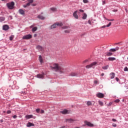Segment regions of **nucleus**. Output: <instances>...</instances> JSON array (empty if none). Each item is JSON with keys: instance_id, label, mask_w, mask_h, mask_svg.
<instances>
[{"instance_id": "4", "label": "nucleus", "mask_w": 128, "mask_h": 128, "mask_svg": "<svg viewBox=\"0 0 128 128\" xmlns=\"http://www.w3.org/2000/svg\"><path fill=\"white\" fill-rule=\"evenodd\" d=\"M85 124L83 125V126H90V128H92L94 126V124L90 123V122H88L87 120H85L84 122Z\"/></svg>"}, {"instance_id": "19", "label": "nucleus", "mask_w": 128, "mask_h": 128, "mask_svg": "<svg viewBox=\"0 0 128 128\" xmlns=\"http://www.w3.org/2000/svg\"><path fill=\"white\" fill-rule=\"evenodd\" d=\"M115 74L114 72H111L110 74V78L112 80V78H114V76H115Z\"/></svg>"}, {"instance_id": "34", "label": "nucleus", "mask_w": 128, "mask_h": 128, "mask_svg": "<svg viewBox=\"0 0 128 128\" xmlns=\"http://www.w3.org/2000/svg\"><path fill=\"white\" fill-rule=\"evenodd\" d=\"M62 28L63 30H66V29L68 28V26H64L63 27H62Z\"/></svg>"}, {"instance_id": "13", "label": "nucleus", "mask_w": 128, "mask_h": 128, "mask_svg": "<svg viewBox=\"0 0 128 128\" xmlns=\"http://www.w3.org/2000/svg\"><path fill=\"white\" fill-rule=\"evenodd\" d=\"M44 74H38L36 76L38 78H44Z\"/></svg>"}, {"instance_id": "1", "label": "nucleus", "mask_w": 128, "mask_h": 128, "mask_svg": "<svg viewBox=\"0 0 128 128\" xmlns=\"http://www.w3.org/2000/svg\"><path fill=\"white\" fill-rule=\"evenodd\" d=\"M50 68L52 70H54L55 72H60V74H64L66 72V70L64 68H62L58 65V64H54L53 66H50Z\"/></svg>"}, {"instance_id": "45", "label": "nucleus", "mask_w": 128, "mask_h": 128, "mask_svg": "<svg viewBox=\"0 0 128 128\" xmlns=\"http://www.w3.org/2000/svg\"><path fill=\"white\" fill-rule=\"evenodd\" d=\"M88 23L89 24H92V21L89 20H88Z\"/></svg>"}, {"instance_id": "14", "label": "nucleus", "mask_w": 128, "mask_h": 128, "mask_svg": "<svg viewBox=\"0 0 128 128\" xmlns=\"http://www.w3.org/2000/svg\"><path fill=\"white\" fill-rule=\"evenodd\" d=\"M37 18H38L39 20H44L46 18H44V16L42 15H38Z\"/></svg>"}, {"instance_id": "17", "label": "nucleus", "mask_w": 128, "mask_h": 128, "mask_svg": "<svg viewBox=\"0 0 128 128\" xmlns=\"http://www.w3.org/2000/svg\"><path fill=\"white\" fill-rule=\"evenodd\" d=\"M70 76H78V74L74 72H71L70 75Z\"/></svg>"}, {"instance_id": "48", "label": "nucleus", "mask_w": 128, "mask_h": 128, "mask_svg": "<svg viewBox=\"0 0 128 128\" xmlns=\"http://www.w3.org/2000/svg\"><path fill=\"white\" fill-rule=\"evenodd\" d=\"M44 110H40V114H44Z\"/></svg>"}, {"instance_id": "24", "label": "nucleus", "mask_w": 128, "mask_h": 128, "mask_svg": "<svg viewBox=\"0 0 128 128\" xmlns=\"http://www.w3.org/2000/svg\"><path fill=\"white\" fill-rule=\"evenodd\" d=\"M108 60L112 61V60H116V58L114 57H109L108 58Z\"/></svg>"}, {"instance_id": "43", "label": "nucleus", "mask_w": 128, "mask_h": 128, "mask_svg": "<svg viewBox=\"0 0 128 128\" xmlns=\"http://www.w3.org/2000/svg\"><path fill=\"white\" fill-rule=\"evenodd\" d=\"M31 6H36V4H31Z\"/></svg>"}, {"instance_id": "29", "label": "nucleus", "mask_w": 128, "mask_h": 128, "mask_svg": "<svg viewBox=\"0 0 128 128\" xmlns=\"http://www.w3.org/2000/svg\"><path fill=\"white\" fill-rule=\"evenodd\" d=\"M37 50H42V47L40 45L36 46Z\"/></svg>"}, {"instance_id": "46", "label": "nucleus", "mask_w": 128, "mask_h": 128, "mask_svg": "<svg viewBox=\"0 0 128 128\" xmlns=\"http://www.w3.org/2000/svg\"><path fill=\"white\" fill-rule=\"evenodd\" d=\"M16 118H18V116H17L16 115H14V116H13V118L16 119Z\"/></svg>"}, {"instance_id": "37", "label": "nucleus", "mask_w": 128, "mask_h": 128, "mask_svg": "<svg viewBox=\"0 0 128 128\" xmlns=\"http://www.w3.org/2000/svg\"><path fill=\"white\" fill-rule=\"evenodd\" d=\"M124 72H128V67H125L124 68Z\"/></svg>"}, {"instance_id": "10", "label": "nucleus", "mask_w": 128, "mask_h": 128, "mask_svg": "<svg viewBox=\"0 0 128 128\" xmlns=\"http://www.w3.org/2000/svg\"><path fill=\"white\" fill-rule=\"evenodd\" d=\"M9 29H10V26H8V25L5 24L2 26L3 30H8Z\"/></svg>"}, {"instance_id": "50", "label": "nucleus", "mask_w": 128, "mask_h": 128, "mask_svg": "<svg viewBox=\"0 0 128 128\" xmlns=\"http://www.w3.org/2000/svg\"><path fill=\"white\" fill-rule=\"evenodd\" d=\"M102 4H106V1L105 0H104V1H102Z\"/></svg>"}, {"instance_id": "39", "label": "nucleus", "mask_w": 128, "mask_h": 128, "mask_svg": "<svg viewBox=\"0 0 128 128\" xmlns=\"http://www.w3.org/2000/svg\"><path fill=\"white\" fill-rule=\"evenodd\" d=\"M14 36H11L10 37V40H14Z\"/></svg>"}, {"instance_id": "25", "label": "nucleus", "mask_w": 128, "mask_h": 128, "mask_svg": "<svg viewBox=\"0 0 128 128\" xmlns=\"http://www.w3.org/2000/svg\"><path fill=\"white\" fill-rule=\"evenodd\" d=\"M37 30H38V27H36V26L32 28V32H36Z\"/></svg>"}, {"instance_id": "44", "label": "nucleus", "mask_w": 128, "mask_h": 128, "mask_svg": "<svg viewBox=\"0 0 128 128\" xmlns=\"http://www.w3.org/2000/svg\"><path fill=\"white\" fill-rule=\"evenodd\" d=\"M108 22H114V19H108Z\"/></svg>"}, {"instance_id": "9", "label": "nucleus", "mask_w": 128, "mask_h": 128, "mask_svg": "<svg viewBox=\"0 0 128 128\" xmlns=\"http://www.w3.org/2000/svg\"><path fill=\"white\" fill-rule=\"evenodd\" d=\"M78 10H76L73 13V16L75 18L76 20H78Z\"/></svg>"}, {"instance_id": "41", "label": "nucleus", "mask_w": 128, "mask_h": 128, "mask_svg": "<svg viewBox=\"0 0 128 128\" xmlns=\"http://www.w3.org/2000/svg\"><path fill=\"white\" fill-rule=\"evenodd\" d=\"M7 114H12V111H10V110H8L7 111Z\"/></svg>"}, {"instance_id": "26", "label": "nucleus", "mask_w": 128, "mask_h": 128, "mask_svg": "<svg viewBox=\"0 0 128 128\" xmlns=\"http://www.w3.org/2000/svg\"><path fill=\"white\" fill-rule=\"evenodd\" d=\"M112 54V52H107L106 53V55L107 56H111Z\"/></svg>"}, {"instance_id": "5", "label": "nucleus", "mask_w": 128, "mask_h": 128, "mask_svg": "<svg viewBox=\"0 0 128 128\" xmlns=\"http://www.w3.org/2000/svg\"><path fill=\"white\" fill-rule=\"evenodd\" d=\"M32 38V36L30 34L26 35L22 37V40H30Z\"/></svg>"}, {"instance_id": "52", "label": "nucleus", "mask_w": 128, "mask_h": 128, "mask_svg": "<svg viewBox=\"0 0 128 128\" xmlns=\"http://www.w3.org/2000/svg\"><path fill=\"white\" fill-rule=\"evenodd\" d=\"M79 11L80 12H84V10H82V9H80L79 10Z\"/></svg>"}, {"instance_id": "64", "label": "nucleus", "mask_w": 128, "mask_h": 128, "mask_svg": "<svg viewBox=\"0 0 128 128\" xmlns=\"http://www.w3.org/2000/svg\"><path fill=\"white\" fill-rule=\"evenodd\" d=\"M1 122H2V120H1Z\"/></svg>"}, {"instance_id": "60", "label": "nucleus", "mask_w": 128, "mask_h": 128, "mask_svg": "<svg viewBox=\"0 0 128 128\" xmlns=\"http://www.w3.org/2000/svg\"><path fill=\"white\" fill-rule=\"evenodd\" d=\"M2 2H4L6 0H2Z\"/></svg>"}, {"instance_id": "11", "label": "nucleus", "mask_w": 128, "mask_h": 128, "mask_svg": "<svg viewBox=\"0 0 128 128\" xmlns=\"http://www.w3.org/2000/svg\"><path fill=\"white\" fill-rule=\"evenodd\" d=\"M120 50L119 47H116V48L110 49V52H116V50Z\"/></svg>"}, {"instance_id": "61", "label": "nucleus", "mask_w": 128, "mask_h": 128, "mask_svg": "<svg viewBox=\"0 0 128 128\" xmlns=\"http://www.w3.org/2000/svg\"><path fill=\"white\" fill-rule=\"evenodd\" d=\"M76 128H80V127H76Z\"/></svg>"}, {"instance_id": "18", "label": "nucleus", "mask_w": 128, "mask_h": 128, "mask_svg": "<svg viewBox=\"0 0 128 128\" xmlns=\"http://www.w3.org/2000/svg\"><path fill=\"white\" fill-rule=\"evenodd\" d=\"M112 26V22H110L108 23V24H107L106 26H104L102 27V28H110V26Z\"/></svg>"}, {"instance_id": "6", "label": "nucleus", "mask_w": 128, "mask_h": 128, "mask_svg": "<svg viewBox=\"0 0 128 128\" xmlns=\"http://www.w3.org/2000/svg\"><path fill=\"white\" fill-rule=\"evenodd\" d=\"M60 114H70V110L64 109L62 111L60 112Z\"/></svg>"}, {"instance_id": "58", "label": "nucleus", "mask_w": 128, "mask_h": 128, "mask_svg": "<svg viewBox=\"0 0 128 128\" xmlns=\"http://www.w3.org/2000/svg\"><path fill=\"white\" fill-rule=\"evenodd\" d=\"M66 128L65 126H62V127H60V128Z\"/></svg>"}, {"instance_id": "42", "label": "nucleus", "mask_w": 128, "mask_h": 128, "mask_svg": "<svg viewBox=\"0 0 128 128\" xmlns=\"http://www.w3.org/2000/svg\"><path fill=\"white\" fill-rule=\"evenodd\" d=\"M114 102H120V100H119V99H116Z\"/></svg>"}, {"instance_id": "55", "label": "nucleus", "mask_w": 128, "mask_h": 128, "mask_svg": "<svg viewBox=\"0 0 128 128\" xmlns=\"http://www.w3.org/2000/svg\"><path fill=\"white\" fill-rule=\"evenodd\" d=\"M112 122H116V120L114 119V118H112Z\"/></svg>"}, {"instance_id": "28", "label": "nucleus", "mask_w": 128, "mask_h": 128, "mask_svg": "<svg viewBox=\"0 0 128 128\" xmlns=\"http://www.w3.org/2000/svg\"><path fill=\"white\" fill-rule=\"evenodd\" d=\"M98 102L100 106H104V102H102V101L99 100Z\"/></svg>"}, {"instance_id": "23", "label": "nucleus", "mask_w": 128, "mask_h": 128, "mask_svg": "<svg viewBox=\"0 0 128 128\" xmlns=\"http://www.w3.org/2000/svg\"><path fill=\"white\" fill-rule=\"evenodd\" d=\"M38 58H39L40 62L42 64V56L40 55Z\"/></svg>"}, {"instance_id": "3", "label": "nucleus", "mask_w": 128, "mask_h": 128, "mask_svg": "<svg viewBox=\"0 0 128 128\" xmlns=\"http://www.w3.org/2000/svg\"><path fill=\"white\" fill-rule=\"evenodd\" d=\"M57 26H62V23H57L54 24L52 26H51L50 29L52 30V28H56Z\"/></svg>"}, {"instance_id": "15", "label": "nucleus", "mask_w": 128, "mask_h": 128, "mask_svg": "<svg viewBox=\"0 0 128 128\" xmlns=\"http://www.w3.org/2000/svg\"><path fill=\"white\" fill-rule=\"evenodd\" d=\"M25 118L26 120H29V118H32L33 116L32 114H27L25 116Z\"/></svg>"}, {"instance_id": "7", "label": "nucleus", "mask_w": 128, "mask_h": 128, "mask_svg": "<svg viewBox=\"0 0 128 128\" xmlns=\"http://www.w3.org/2000/svg\"><path fill=\"white\" fill-rule=\"evenodd\" d=\"M96 65V62H93L89 65H87L86 66V68H92V66Z\"/></svg>"}, {"instance_id": "38", "label": "nucleus", "mask_w": 128, "mask_h": 128, "mask_svg": "<svg viewBox=\"0 0 128 128\" xmlns=\"http://www.w3.org/2000/svg\"><path fill=\"white\" fill-rule=\"evenodd\" d=\"M40 112V108L36 109V112H38V114Z\"/></svg>"}, {"instance_id": "40", "label": "nucleus", "mask_w": 128, "mask_h": 128, "mask_svg": "<svg viewBox=\"0 0 128 128\" xmlns=\"http://www.w3.org/2000/svg\"><path fill=\"white\" fill-rule=\"evenodd\" d=\"M112 126H114V128H116V124L113 123L112 124Z\"/></svg>"}, {"instance_id": "31", "label": "nucleus", "mask_w": 128, "mask_h": 128, "mask_svg": "<svg viewBox=\"0 0 128 128\" xmlns=\"http://www.w3.org/2000/svg\"><path fill=\"white\" fill-rule=\"evenodd\" d=\"M108 66H109L108 65H107L106 66H104L102 67V68L103 70H108Z\"/></svg>"}, {"instance_id": "36", "label": "nucleus", "mask_w": 128, "mask_h": 128, "mask_svg": "<svg viewBox=\"0 0 128 128\" xmlns=\"http://www.w3.org/2000/svg\"><path fill=\"white\" fill-rule=\"evenodd\" d=\"M64 32L66 34H70V30H65Z\"/></svg>"}, {"instance_id": "30", "label": "nucleus", "mask_w": 128, "mask_h": 128, "mask_svg": "<svg viewBox=\"0 0 128 128\" xmlns=\"http://www.w3.org/2000/svg\"><path fill=\"white\" fill-rule=\"evenodd\" d=\"M28 4H29V5L30 6V4H32L34 2V0H28Z\"/></svg>"}, {"instance_id": "12", "label": "nucleus", "mask_w": 128, "mask_h": 128, "mask_svg": "<svg viewBox=\"0 0 128 128\" xmlns=\"http://www.w3.org/2000/svg\"><path fill=\"white\" fill-rule=\"evenodd\" d=\"M26 126H27V128H30V126H34V123L28 122L26 124Z\"/></svg>"}, {"instance_id": "8", "label": "nucleus", "mask_w": 128, "mask_h": 128, "mask_svg": "<svg viewBox=\"0 0 128 128\" xmlns=\"http://www.w3.org/2000/svg\"><path fill=\"white\" fill-rule=\"evenodd\" d=\"M96 96L99 98H102L104 96V94L102 93L99 92L96 94Z\"/></svg>"}, {"instance_id": "32", "label": "nucleus", "mask_w": 128, "mask_h": 128, "mask_svg": "<svg viewBox=\"0 0 128 128\" xmlns=\"http://www.w3.org/2000/svg\"><path fill=\"white\" fill-rule=\"evenodd\" d=\"M30 6V4L27 3L26 4L23 5V8H28V6Z\"/></svg>"}, {"instance_id": "22", "label": "nucleus", "mask_w": 128, "mask_h": 128, "mask_svg": "<svg viewBox=\"0 0 128 128\" xmlns=\"http://www.w3.org/2000/svg\"><path fill=\"white\" fill-rule=\"evenodd\" d=\"M6 20V18L4 17H0V22H2Z\"/></svg>"}, {"instance_id": "16", "label": "nucleus", "mask_w": 128, "mask_h": 128, "mask_svg": "<svg viewBox=\"0 0 128 128\" xmlns=\"http://www.w3.org/2000/svg\"><path fill=\"white\" fill-rule=\"evenodd\" d=\"M74 120L72 118L66 119V122H69L70 124H72V122H74Z\"/></svg>"}, {"instance_id": "57", "label": "nucleus", "mask_w": 128, "mask_h": 128, "mask_svg": "<svg viewBox=\"0 0 128 128\" xmlns=\"http://www.w3.org/2000/svg\"><path fill=\"white\" fill-rule=\"evenodd\" d=\"M101 76H104V74L102 73V74H101Z\"/></svg>"}, {"instance_id": "54", "label": "nucleus", "mask_w": 128, "mask_h": 128, "mask_svg": "<svg viewBox=\"0 0 128 128\" xmlns=\"http://www.w3.org/2000/svg\"><path fill=\"white\" fill-rule=\"evenodd\" d=\"M94 84H98V80H94Z\"/></svg>"}, {"instance_id": "53", "label": "nucleus", "mask_w": 128, "mask_h": 128, "mask_svg": "<svg viewBox=\"0 0 128 128\" xmlns=\"http://www.w3.org/2000/svg\"><path fill=\"white\" fill-rule=\"evenodd\" d=\"M112 12H118V10H112Z\"/></svg>"}, {"instance_id": "33", "label": "nucleus", "mask_w": 128, "mask_h": 128, "mask_svg": "<svg viewBox=\"0 0 128 128\" xmlns=\"http://www.w3.org/2000/svg\"><path fill=\"white\" fill-rule=\"evenodd\" d=\"M86 104H87V106H92V102H90V101H88V102H86Z\"/></svg>"}, {"instance_id": "62", "label": "nucleus", "mask_w": 128, "mask_h": 128, "mask_svg": "<svg viewBox=\"0 0 128 128\" xmlns=\"http://www.w3.org/2000/svg\"><path fill=\"white\" fill-rule=\"evenodd\" d=\"M3 112L5 113V112H6V111H4Z\"/></svg>"}, {"instance_id": "2", "label": "nucleus", "mask_w": 128, "mask_h": 128, "mask_svg": "<svg viewBox=\"0 0 128 128\" xmlns=\"http://www.w3.org/2000/svg\"><path fill=\"white\" fill-rule=\"evenodd\" d=\"M6 6L9 10H14V2H12L10 3H7Z\"/></svg>"}, {"instance_id": "27", "label": "nucleus", "mask_w": 128, "mask_h": 128, "mask_svg": "<svg viewBox=\"0 0 128 128\" xmlns=\"http://www.w3.org/2000/svg\"><path fill=\"white\" fill-rule=\"evenodd\" d=\"M50 10H52L53 12H56V8H50Z\"/></svg>"}, {"instance_id": "51", "label": "nucleus", "mask_w": 128, "mask_h": 128, "mask_svg": "<svg viewBox=\"0 0 128 128\" xmlns=\"http://www.w3.org/2000/svg\"><path fill=\"white\" fill-rule=\"evenodd\" d=\"M9 18H10V20H12V16H9Z\"/></svg>"}, {"instance_id": "63", "label": "nucleus", "mask_w": 128, "mask_h": 128, "mask_svg": "<svg viewBox=\"0 0 128 128\" xmlns=\"http://www.w3.org/2000/svg\"><path fill=\"white\" fill-rule=\"evenodd\" d=\"M44 14L43 12H42V13H41V14Z\"/></svg>"}, {"instance_id": "56", "label": "nucleus", "mask_w": 128, "mask_h": 128, "mask_svg": "<svg viewBox=\"0 0 128 128\" xmlns=\"http://www.w3.org/2000/svg\"><path fill=\"white\" fill-rule=\"evenodd\" d=\"M112 103L110 102V103L108 104V106H110L112 105Z\"/></svg>"}, {"instance_id": "49", "label": "nucleus", "mask_w": 128, "mask_h": 128, "mask_svg": "<svg viewBox=\"0 0 128 128\" xmlns=\"http://www.w3.org/2000/svg\"><path fill=\"white\" fill-rule=\"evenodd\" d=\"M116 82H118L120 80V79L118 77H116Z\"/></svg>"}, {"instance_id": "21", "label": "nucleus", "mask_w": 128, "mask_h": 128, "mask_svg": "<svg viewBox=\"0 0 128 128\" xmlns=\"http://www.w3.org/2000/svg\"><path fill=\"white\" fill-rule=\"evenodd\" d=\"M86 18H88V15L86 14V13L83 14L82 17V20H86Z\"/></svg>"}, {"instance_id": "20", "label": "nucleus", "mask_w": 128, "mask_h": 128, "mask_svg": "<svg viewBox=\"0 0 128 128\" xmlns=\"http://www.w3.org/2000/svg\"><path fill=\"white\" fill-rule=\"evenodd\" d=\"M18 12H19V14H22L23 16H24V10L20 9L18 10Z\"/></svg>"}, {"instance_id": "35", "label": "nucleus", "mask_w": 128, "mask_h": 128, "mask_svg": "<svg viewBox=\"0 0 128 128\" xmlns=\"http://www.w3.org/2000/svg\"><path fill=\"white\" fill-rule=\"evenodd\" d=\"M83 2L84 4H88V0H83Z\"/></svg>"}, {"instance_id": "47", "label": "nucleus", "mask_w": 128, "mask_h": 128, "mask_svg": "<svg viewBox=\"0 0 128 128\" xmlns=\"http://www.w3.org/2000/svg\"><path fill=\"white\" fill-rule=\"evenodd\" d=\"M88 62V60H84L83 62H84V64H86V62Z\"/></svg>"}, {"instance_id": "59", "label": "nucleus", "mask_w": 128, "mask_h": 128, "mask_svg": "<svg viewBox=\"0 0 128 128\" xmlns=\"http://www.w3.org/2000/svg\"><path fill=\"white\" fill-rule=\"evenodd\" d=\"M36 34H34V38H36Z\"/></svg>"}]
</instances>
